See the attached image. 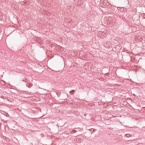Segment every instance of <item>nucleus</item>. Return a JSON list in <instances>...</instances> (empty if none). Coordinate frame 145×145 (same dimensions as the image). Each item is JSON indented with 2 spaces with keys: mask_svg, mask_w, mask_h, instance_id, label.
Listing matches in <instances>:
<instances>
[{
  "mask_svg": "<svg viewBox=\"0 0 145 145\" xmlns=\"http://www.w3.org/2000/svg\"><path fill=\"white\" fill-rule=\"evenodd\" d=\"M74 92V90H72L71 91H70L69 92V93L71 94V95H72L73 94Z\"/></svg>",
  "mask_w": 145,
  "mask_h": 145,
  "instance_id": "2",
  "label": "nucleus"
},
{
  "mask_svg": "<svg viewBox=\"0 0 145 145\" xmlns=\"http://www.w3.org/2000/svg\"><path fill=\"white\" fill-rule=\"evenodd\" d=\"M104 37H101V38H103Z\"/></svg>",
  "mask_w": 145,
  "mask_h": 145,
  "instance_id": "4",
  "label": "nucleus"
},
{
  "mask_svg": "<svg viewBox=\"0 0 145 145\" xmlns=\"http://www.w3.org/2000/svg\"><path fill=\"white\" fill-rule=\"evenodd\" d=\"M98 33L99 34H101L102 36H103L105 34V33H104L101 31H99Z\"/></svg>",
  "mask_w": 145,
  "mask_h": 145,
  "instance_id": "1",
  "label": "nucleus"
},
{
  "mask_svg": "<svg viewBox=\"0 0 145 145\" xmlns=\"http://www.w3.org/2000/svg\"><path fill=\"white\" fill-rule=\"evenodd\" d=\"M126 137H130V135L129 134H126L125 135Z\"/></svg>",
  "mask_w": 145,
  "mask_h": 145,
  "instance_id": "3",
  "label": "nucleus"
}]
</instances>
